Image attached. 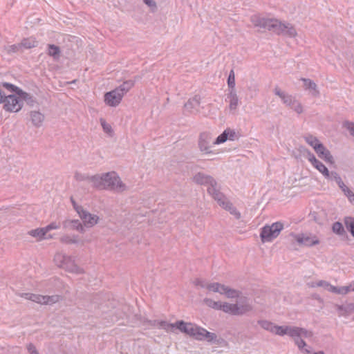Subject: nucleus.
Returning <instances> with one entry per match:
<instances>
[{"mask_svg": "<svg viewBox=\"0 0 354 354\" xmlns=\"http://www.w3.org/2000/svg\"><path fill=\"white\" fill-rule=\"evenodd\" d=\"M250 21L255 27L267 29L277 35L295 37L297 34L296 29L292 24L282 23L277 19L265 18L254 15L251 17Z\"/></svg>", "mask_w": 354, "mask_h": 354, "instance_id": "f257e3e1", "label": "nucleus"}, {"mask_svg": "<svg viewBox=\"0 0 354 354\" xmlns=\"http://www.w3.org/2000/svg\"><path fill=\"white\" fill-rule=\"evenodd\" d=\"M178 329L183 333L194 337L196 339L199 341L205 340L207 342L218 344H219L221 341H223L222 339H218L215 333L209 332L205 328L192 323L178 321Z\"/></svg>", "mask_w": 354, "mask_h": 354, "instance_id": "f03ea898", "label": "nucleus"}, {"mask_svg": "<svg viewBox=\"0 0 354 354\" xmlns=\"http://www.w3.org/2000/svg\"><path fill=\"white\" fill-rule=\"evenodd\" d=\"M54 261L58 267L69 272L75 274H82L84 272L83 269L77 266L75 262V259L71 256L57 253L55 255Z\"/></svg>", "mask_w": 354, "mask_h": 354, "instance_id": "7ed1b4c3", "label": "nucleus"}, {"mask_svg": "<svg viewBox=\"0 0 354 354\" xmlns=\"http://www.w3.org/2000/svg\"><path fill=\"white\" fill-rule=\"evenodd\" d=\"M103 186L104 189L115 191L122 192L127 189L125 184H124L118 175L114 172H107L103 174Z\"/></svg>", "mask_w": 354, "mask_h": 354, "instance_id": "20e7f679", "label": "nucleus"}, {"mask_svg": "<svg viewBox=\"0 0 354 354\" xmlns=\"http://www.w3.org/2000/svg\"><path fill=\"white\" fill-rule=\"evenodd\" d=\"M283 229V224L275 222L271 225H265L261 228L260 237L262 242H271L276 239Z\"/></svg>", "mask_w": 354, "mask_h": 354, "instance_id": "39448f33", "label": "nucleus"}, {"mask_svg": "<svg viewBox=\"0 0 354 354\" xmlns=\"http://www.w3.org/2000/svg\"><path fill=\"white\" fill-rule=\"evenodd\" d=\"M290 236L296 241L299 245L305 247H313L320 243L319 238L311 232H304L300 234L291 233Z\"/></svg>", "mask_w": 354, "mask_h": 354, "instance_id": "423d86ee", "label": "nucleus"}, {"mask_svg": "<svg viewBox=\"0 0 354 354\" xmlns=\"http://www.w3.org/2000/svg\"><path fill=\"white\" fill-rule=\"evenodd\" d=\"M3 109L9 112H18L23 106V101L15 95L11 94L6 96L3 99Z\"/></svg>", "mask_w": 354, "mask_h": 354, "instance_id": "0eeeda50", "label": "nucleus"}, {"mask_svg": "<svg viewBox=\"0 0 354 354\" xmlns=\"http://www.w3.org/2000/svg\"><path fill=\"white\" fill-rule=\"evenodd\" d=\"M77 214L86 227H91L97 223L99 217L97 215L89 213L80 205H77Z\"/></svg>", "mask_w": 354, "mask_h": 354, "instance_id": "6e6552de", "label": "nucleus"}, {"mask_svg": "<svg viewBox=\"0 0 354 354\" xmlns=\"http://www.w3.org/2000/svg\"><path fill=\"white\" fill-rule=\"evenodd\" d=\"M258 324L265 330L278 335L283 336L286 335L288 326H277L268 320H259Z\"/></svg>", "mask_w": 354, "mask_h": 354, "instance_id": "1a4fd4ad", "label": "nucleus"}, {"mask_svg": "<svg viewBox=\"0 0 354 354\" xmlns=\"http://www.w3.org/2000/svg\"><path fill=\"white\" fill-rule=\"evenodd\" d=\"M212 136L208 132H203L198 138V147L200 151L205 153H212L211 147L213 145Z\"/></svg>", "mask_w": 354, "mask_h": 354, "instance_id": "9d476101", "label": "nucleus"}, {"mask_svg": "<svg viewBox=\"0 0 354 354\" xmlns=\"http://www.w3.org/2000/svg\"><path fill=\"white\" fill-rule=\"evenodd\" d=\"M61 299L62 296L58 295L48 296L33 294L31 301L42 305H52L57 303Z\"/></svg>", "mask_w": 354, "mask_h": 354, "instance_id": "9b49d317", "label": "nucleus"}, {"mask_svg": "<svg viewBox=\"0 0 354 354\" xmlns=\"http://www.w3.org/2000/svg\"><path fill=\"white\" fill-rule=\"evenodd\" d=\"M207 192L212 196V198L217 202V203L222 207L229 200L227 197L220 191V187L216 183L212 187H207Z\"/></svg>", "mask_w": 354, "mask_h": 354, "instance_id": "f8f14e48", "label": "nucleus"}, {"mask_svg": "<svg viewBox=\"0 0 354 354\" xmlns=\"http://www.w3.org/2000/svg\"><path fill=\"white\" fill-rule=\"evenodd\" d=\"M123 96L115 88L104 95V102L110 106H117L121 102Z\"/></svg>", "mask_w": 354, "mask_h": 354, "instance_id": "ddd939ff", "label": "nucleus"}, {"mask_svg": "<svg viewBox=\"0 0 354 354\" xmlns=\"http://www.w3.org/2000/svg\"><path fill=\"white\" fill-rule=\"evenodd\" d=\"M193 180L198 185H206L207 187H212L217 183L212 176L203 172L196 173L193 177Z\"/></svg>", "mask_w": 354, "mask_h": 354, "instance_id": "4468645a", "label": "nucleus"}, {"mask_svg": "<svg viewBox=\"0 0 354 354\" xmlns=\"http://www.w3.org/2000/svg\"><path fill=\"white\" fill-rule=\"evenodd\" d=\"M286 330V335L290 337H297L308 338L313 336V332L308 330L304 328L288 326V328Z\"/></svg>", "mask_w": 354, "mask_h": 354, "instance_id": "2eb2a0df", "label": "nucleus"}, {"mask_svg": "<svg viewBox=\"0 0 354 354\" xmlns=\"http://www.w3.org/2000/svg\"><path fill=\"white\" fill-rule=\"evenodd\" d=\"M315 151L317 154L318 157L324 160L326 162L329 164H333L335 162L334 158L330 151L328 150L322 143L317 145Z\"/></svg>", "mask_w": 354, "mask_h": 354, "instance_id": "dca6fc26", "label": "nucleus"}, {"mask_svg": "<svg viewBox=\"0 0 354 354\" xmlns=\"http://www.w3.org/2000/svg\"><path fill=\"white\" fill-rule=\"evenodd\" d=\"M149 323L151 326L160 329H164L167 332H173L175 329H178V321L174 324H171L166 321H159L155 319L149 321Z\"/></svg>", "mask_w": 354, "mask_h": 354, "instance_id": "f3484780", "label": "nucleus"}, {"mask_svg": "<svg viewBox=\"0 0 354 354\" xmlns=\"http://www.w3.org/2000/svg\"><path fill=\"white\" fill-rule=\"evenodd\" d=\"M273 91L276 95L279 96L281 98L282 102L288 107H290L296 101V98L294 96L289 95L285 91H283L278 86H276L274 88Z\"/></svg>", "mask_w": 354, "mask_h": 354, "instance_id": "a211bd4d", "label": "nucleus"}, {"mask_svg": "<svg viewBox=\"0 0 354 354\" xmlns=\"http://www.w3.org/2000/svg\"><path fill=\"white\" fill-rule=\"evenodd\" d=\"M252 309V307L248 300H245L244 301H239V303L235 304L234 315H243L248 312L251 311Z\"/></svg>", "mask_w": 354, "mask_h": 354, "instance_id": "6ab92c4d", "label": "nucleus"}, {"mask_svg": "<svg viewBox=\"0 0 354 354\" xmlns=\"http://www.w3.org/2000/svg\"><path fill=\"white\" fill-rule=\"evenodd\" d=\"M227 98L229 101L230 110H236L239 106V97L236 94V90H230L227 95Z\"/></svg>", "mask_w": 354, "mask_h": 354, "instance_id": "aec40b11", "label": "nucleus"}, {"mask_svg": "<svg viewBox=\"0 0 354 354\" xmlns=\"http://www.w3.org/2000/svg\"><path fill=\"white\" fill-rule=\"evenodd\" d=\"M30 117L32 124L36 127H41L44 120V115L41 112L37 111H31Z\"/></svg>", "mask_w": 354, "mask_h": 354, "instance_id": "412c9836", "label": "nucleus"}, {"mask_svg": "<svg viewBox=\"0 0 354 354\" xmlns=\"http://www.w3.org/2000/svg\"><path fill=\"white\" fill-rule=\"evenodd\" d=\"M337 309L339 316L347 317L354 313V303H350L346 305H338Z\"/></svg>", "mask_w": 354, "mask_h": 354, "instance_id": "4be33fe9", "label": "nucleus"}, {"mask_svg": "<svg viewBox=\"0 0 354 354\" xmlns=\"http://www.w3.org/2000/svg\"><path fill=\"white\" fill-rule=\"evenodd\" d=\"M301 80L304 82L305 89L310 90L314 96L319 95L317 84L313 80L308 78H301Z\"/></svg>", "mask_w": 354, "mask_h": 354, "instance_id": "5701e85b", "label": "nucleus"}, {"mask_svg": "<svg viewBox=\"0 0 354 354\" xmlns=\"http://www.w3.org/2000/svg\"><path fill=\"white\" fill-rule=\"evenodd\" d=\"M28 234L37 239V240L41 241L44 239H51L53 236L51 235H49L48 236H46V234H47L44 227L41 228H37L35 230H30Z\"/></svg>", "mask_w": 354, "mask_h": 354, "instance_id": "b1692460", "label": "nucleus"}, {"mask_svg": "<svg viewBox=\"0 0 354 354\" xmlns=\"http://www.w3.org/2000/svg\"><path fill=\"white\" fill-rule=\"evenodd\" d=\"M46 53L55 60H58L61 55V50L59 47L55 44H48L47 46Z\"/></svg>", "mask_w": 354, "mask_h": 354, "instance_id": "393cba45", "label": "nucleus"}, {"mask_svg": "<svg viewBox=\"0 0 354 354\" xmlns=\"http://www.w3.org/2000/svg\"><path fill=\"white\" fill-rule=\"evenodd\" d=\"M200 104V97L198 95H195L192 99L189 100L187 103L185 104V109L188 111L192 113L193 109H197Z\"/></svg>", "mask_w": 354, "mask_h": 354, "instance_id": "a878e982", "label": "nucleus"}, {"mask_svg": "<svg viewBox=\"0 0 354 354\" xmlns=\"http://www.w3.org/2000/svg\"><path fill=\"white\" fill-rule=\"evenodd\" d=\"M90 182L92 183L93 187L97 189H104L103 186V174L91 176Z\"/></svg>", "mask_w": 354, "mask_h": 354, "instance_id": "bb28decb", "label": "nucleus"}, {"mask_svg": "<svg viewBox=\"0 0 354 354\" xmlns=\"http://www.w3.org/2000/svg\"><path fill=\"white\" fill-rule=\"evenodd\" d=\"M64 227H70L73 230H76L81 233L84 232V227L79 220H71L69 221L65 222Z\"/></svg>", "mask_w": 354, "mask_h": 354, "instance_id": "cd10ccee", "label": "nucleus"}, {"mask_svg": "<svg viewBox=\"0 0 354 354\" xmlns=\"http://www.w3.org/2000/svg\"><path fill=\"white\" fill-rule=\"evenodd\" d=\"M135 81L129 80L123 82L122 84L116 88L122 96L124 95L133 86Z\"/></svg>", "mask_w": 354, "mask_h": 354, "instance_id": "c85d7f7f", "label": "nucleus"}, {"mask_svg": "<svg viewBox=\"0 0 354 354\" xmlns=\"http://www.w3.org/2000/svg\"><path fill=\"white\" fill-rule=\"evenodd\" d=\"M221 207L228 211L232 215L234 216L236 219H239L241 218V213L230 201L225 203Z\"/></svg>", "mask_w": 354, "mask_h": 354, "instance_id": "c756f323", "label": "nucleus"}, {"mask_svg": "<svg viewBox=\"0 0 354 354\" xmlns=\"http://www.w3.org/2000/svg\"><path fill=\"white\" fill-rule=\"evenodd\" d=\"M313 166L316 168L326 178H330V172L327 167L319 160H317L316 163H314Z\"/></svg>", "mask_w": 354, "mask_h": 354, "instance_id": "7c9ffc66", "label": "nucleus"}, {"mask_svg": "<svg viewBox=\"0 0 354 354\" xmlns=\"http://www.w3.org/2000/svg\"><path fill=\"white\" fill-rule=\"evenodd\" d=\"M19 96L21 100L26 101L30 106H33L35 103H36V100L33 96L25 91H23L22 90L21 92L19 93Z\"/></svg>", "mask_w": 354, "mask_h": 354, "instance_id": "2f4dec72", "label": "nucleus"}, {"mask_svg": "<svg viewBox=\"0 0 354 354\" xmlns=\"http://www.w3.org/2000/svg\"><path fill=\"white\" fill-rule=\"evenodd\" d=\"M223 288V290H222L221 295H225L228 298H235L239 297V291L225 285Z\"/></svg>", "mask_w": 354, "mask_h": 354, "instance_id": "473e14b6", "label": "nucleus"}, {"mask_svg": "<svg viewBox=\"0 0 354 354\" xmlns=\"http://www.w3.org/2000/svg\"><path fill=\"white\" fill-rule=\"evenodd\" d=\"M304 138L305 141L314 149V150H315V147H317V145L322 144L316 137L310 134L305 136Z\"/></svg>", "mask_w": 354, "mask_h": 354, "instance_id": "72a5a7b5", "label": "nucleus"}, {"mask_svg": "<svg viewBox=\"0 0 354 354\" xmlns=\"http://www.w3.org/2000/svg\"><path fill=\"white\" fill-rule=\"evenodd\" d=\"M332 230L334 233L339 236H344L346 234V231L340 222H335L332 226Z\"/></svg>", "mask_w": 354, "mask_h": 354, "instance_id": "f704fd0d", "label": "nucleus"}, {"mask_svg": "<svg viewBox=\"0 0 354 354\" xmlns=\"http://www.w3.org/2000/svg\"><path fill=\"white\" fill-rule=\"evenodd\" d=\"M223 286L219 283H208L207 285V289L209 291H212L214 292H218L220 294L222 293V290H223Z\"/></svg>", "mask_w": 354, "mask_h": 354, "instance_id": "c9c22d12", "label": "nucleus"}, {"mask_svg": "<svg viewBox=\"0 0 354 354\" xmlns=\"http://www.w3.org/2000/svg\"><path fill=\"white\" fill-rule=\"evenodd\" d=\"M60 241L63 243L66 244H72V243H78V237L77 236L73 235H64L60 238Z\"/></svg>", "mask_w": 354, "mask_h": 354, "instance_id": "e433bc0d", "label": "nucleus"}, {"mask_svg": "<svg viewBox=\"0 0 354 354\" xmlns=\"http://www.w3.org/2000/svg\"><path fill=\"white\" fill-rule=\"evenodd\" d=\"M344 224L346 229L350 232L351 235L354 237V218L346 217L344 219Z\"/></svg>", "mask_w": 354, "mask_h": 354, "instance_id": "4c0bfd02", "label": "nucleus"}, {"mask_svg": "<svg viewBox=\"0 0 354 354\" xmlns=\"http://www.w3.org/2000/svg\"><path fill=\"white\" fill-rule=\"evenodd\" d=\"M221 308L220 310H222L225 313H230L231 315H234L235 304H229V303H223V304L221 303Z\"/></svg>", "mask_w": 354, "mask_h": 354, "instance_id": "58836bf2", "label": "nucleus"}, {"mask_svg": "<svg viewBox=\"0 0 354 354\" xmlns=\"http://www.w3.org/2000/svg\"><path fill=\"white\" fill-rule=\"evenodd\" d=\"M203 302L207 306H209L212 308L216 309V310H219L221 308V302L215 301L212 299L205 298V299H204Z\"/></svg>", "mask_w": 354, "mask_h": 354, "instance_id": "ea45409f", "label": "nucleus"}, {"mask_svg": "<svg viewBox=\"0 0 354 354\" xmlns=\"http://www.w3.org/2000/svg\"><path fill=\"white\" fill-rule=\"evenodd\" d=\"M21 47L26 49L34 48L37 46V41L31 39H24L21 42Z\"/></svg>", "mask_w": 354, "mask_h": 354, "instance_id": "a19ab883", "label": "nucleus"}, {"mask_svg": "<svg viewBox=\"0 0 354 354\" xmlns=\"http://www.w3.org/2000/svg\"><path fill=\"white\" fill-rule=\"evenodd\" d=\"M227 85L230 90H235V75L234 70H231L227 78Z\"/></svg>", "mask_w": 354, "mask_h": 354, "instance_id": "79ce46f5", "label": "nucleus"}, {"mask_svg": "<svg viewBox=\"0 0 354 354\" xmlns=\"http://www.w3.org/2000/svg\"><path fill=\"white\" fill-rule=\"evenodd\" d=\"M91 176H89L87 174H82L78 171H76L74 175V178L77 181H88L90 182V178Z\"/></svg>", "mask_w": 354, "mask_h": 354, "instance_id": "37998d69", "label": "nucleus"}, {"mask_svg": "<svg viewBox=\"0 0 354 354\" xmlns=\"http://www.w3.org/2000/svg\"><path fill=\"white\" fill-rule=\"evenodd\" d=\"M227 132L228 131L225 130L216 138L215 140H214L213 145H220L225 142L227 140Z\"/></svg>", "mask_w": 354, "mask_h": 354, "instance_id": "c03bdc74", "label": "nucleus"}, {"mask_svg": "<svg viewBox=\"0 0 354 354\" xmlns=\"http://www.w3.org/2000/svg\"><path fill=\"white\" fill-rule=\"evenodd\" d=\"M3 87L10 90V91L15 92L18 95H19V93L21 92V88H19V87H17L12 84L5 82L3 84Z\"/></svg>", "mask_w": 354, "mask_h": 354, "instance_id": "a18cd8bd", "label": "nucleus"}, {"mask_svg": "<svg viewBox=\"0 0 354 354\" xmlns=\"http://www.w3.org/2000/svg\"><path fill=\"white\" fill-rule=\"evenodd\" d=\"M338 289H339L338 295H346L350 291H352V289H353L352 282L351 283H349V285H348V286L339 287Z\"/></svg>", "mask_w": 354, "mask_h": 354, "instance_id": "49530a36", "label": "nucleus"}, {"mask_svg": "<svg viewBox=\"0 0 354 354\" xmlns=\"http://www.w3.org/2000/svg\"><path fill=\"white\" fill-rule=\"evenodd\" d=\"M304 156L308 159V160L311 163L312 165L314 163H316L317 159L316 158L315 155L308 149L304 151Z\"/></svg>", "mask_w": 354, "mask_h": 354, "instance_id": "de8ad7c7", "label": "nucleus"}, {"mask_svg": "<svg viewBox=\"0 0 354 354\" xmlns=\"http://www.w3.org/2000/svg\"><path fill=\"white\" fill-rule=\"evenodd\" d=\"M328 282L326 281H324V280H320V281H318L317 282H312L310 283V287H323L324 289L326 290L328 286Z\"/></svg>", "mask_w": 354, "mask_h": 354, "instance_id": "09e8293b", "label": "nucleus"}, {"mask_svg": "<svg viewBox=\"0 0 354 354\" xmlns=\"http://www.w3.org/2000/svg\"><path fill=\"white\" fill-rule=\"evenodd\" d=\"M290 108L293 109L298 114H300L303 112V106L297 100Z\"/></svg>", "mask_w": 354, "mask_h": 354, "instance_id": "8fccbe9b", "label": "nucleus"}, {"mask_svg": "<svg viewBox=\"0 0 354 354\" xmlns=\"http://www.w3.org/2000/svg\"><path fill=\"white\" fill-rule=\"evenodd\" d=\"M100 123L104 132L109 134L112 133L113 130L111 125L106 123L104 119H100Z\"/></svg>", "mask_w": 354, "mask_h": 354, "instance_id": "3c124183", "label": "nucleus"}, {"mask_svg": "<svg viewBox=\"0 0 354 354\" xmlns=\"http://www.w3.org/2000/svg\"><path fill=\"white\" fill-rule=\"evenodd\" d=\"M294 339L295 344L298 346V348L300 350H302L305 346H306V344L304 339H301V337H292Z\"/></svg>", "mask_w": 354, "mask_h": 354, "instance_id": "603ef678", "label": "nucleus"}, {"mask_svg": "<svg viewBox=\"0 0 354 354\" xmlns=\"http://www.w3.org/2000/svg\"><path fill=\"white\" fill-rule=\"evenodd\" d=\"M59 227H60L59 223H57L56 222H52L50 224H48V225H46V227H44V229L47 233L48 232H49L50 230H57Z\"/></svg>", "mask_w": 354, "mask_h": 354, "instance_id": "864d4df0", "label": "nucleus"}, {"mask_svg": "<svg viewBox=\"0 0 354 354\" xmlns=\"http://www.w3.org/2000/svg\"><path fill=\"white\" fill-rule=\"evenodd\" d=\"M330 180H334L338 185L342 180L340 176L336 171L330 172Z\"/></svg>", "mask_w": 354, "mask_h": 354, "instance_id": "5fc2aeb1", "label": "nucleus"}, {"mask_svg": "<svg viewBox=\"0 0 354 354\" xmlns=\"http://www.w3.org/2000/svg\"><path fill=\"white\" fill-rule=\"evenodd\" d=\"M344 127H346L350 133L354 136V122L346 121L344 123Z\"/></svg>", "mask_w": 354, "mask_h": 354, "instance_id": "6e6d98bb", "label": "nucleus"}, {"mask_svg": "<svg viewBox=\"0 0 354 354\" xmlns=\"http://www.w3.org/2000/svg\"><path fill=\"white\" fill-rule=\"evenodd\" d=\"M344 195L347 197L348 200L352 203L354 204V193L350 189H346L345 192H344Z\"/></svg>", "mask_w": 354, "mask_h": 354, "instance_id": "4d7b16f0", "label": "nucleus"}, {"mask_svg": "<svg viewBox=\"0 0 354 354\" xmlns=\"http://www.w3.org/2000/svg\"><path fill=\"white\" fill-rule=\"evenodd\" d=\"M21 48V43L18 44H13L8 47V53H16Z\"/></svg>", "mask_w": 354, "mask_h": 354, "instance_id": "13d9d810", "label": "nucleus"}, {"mask_svg": "<svg viewBox=\"0 0 354 354\" xmlns=\"http://www.w3.org/2000/svg\"><path fill=\"white\" fill-rule=\"evenodd\" d=\"M27 350L30 354H39L35 345L32 343L27 345Z\"/></svg>", "mask_w": 354, "mask_h": 354, "instance_id": "bf43d9fd", "label": "nucleus"}, {"mask_svg": "<svg viewBox=\"0 0 354 354\" xmlns=\"http://www.w3.org/2000/svg\"><path fill=\"white\" fill-rule=\"evenodd\" d=\"M338 288L337 286H335L331 285L330 283H328V286L326 288V290L330 292L335 293L338 295Z\"/></svg>", "mask_w": 354, "mask_h": 354, "instance_id": "052dcab7", "label": "nucleus"}, {"mask_svg": "<svg viewBox=\"0 0 354 354\" xmlns=\"http://www.w3.org/2000/svg\"><path fill=\"white\" fill-rule=\"evenodd\" d=\"M225 131H228L227 139H229L230 140H234L236 136V132L230 129H226Z\"/></svg>", "mask_w": 354, "mask_h": 354, "instance_id": "680f3d73", "label": "nucleus"}, {"mask_svg": "<svg viewBox=\"0 0 354 354\" xmlns=\"http://www.w3.org/2000/svg\"><path fill=\"white\" fill-rule=\"evenodd\" d=\"M194 284L196 286H201V288H207V285L208 283H205L204 281L200 279H196L195 281H194Z\"/></svg>", "mask_w": 354, "mask_h": 354, "instance_id": "e2e57ef3", "label": "nucleus"}, {"mask_svg": "<svg viewBox=\"0 0 354 354\" xmlns=\"http://www.w3.org/2000/svg\"><path fill=\"white\" fill-rule=\"evenodd\" d=\"M21 297H24L28 300H30L32 299V296L33 295V293H30V292H22V293H19L18 294Z\"/></svg>", "mask_w": 354, "mask_h": 354, "instance_id": "0e129e2a", "label": "nucleus"}, {"mask_svg": "<svg viewBox=\"0 0 354 354\" xmlns=\"http://www.w3.org/2000/svg\"><path fill=\"white\" fill-rule=\"evenodd\" d=\"M143 2L149 7H156V3L153 0H143Z\"/></svg>", "mask_w": 354, "mask_h": 354, "instance_id": "69168bd1", "label": "nucleus"}, {"mask_svg": "<svg viewBox=\"0 0 354 354\" xmlns=\"http://www.w3.org/2000/svg\"><path fill=\"white\" fill-rule=\"evenodd\" d=\"M338 186L341 189V190L342 191V192H345L346 189H348L349 188L344 183V182L342 180L339 184H338Z\"/></svg>", "mask_w": 354, "mask_h": 354, "instance_id": "338daca9", "label": "nucleus"}, {"mask_svg": "<svg viewBox=\"0 0 354 354\" xmlns=\"http://www.w3.org/2000/svg\"><path fill=\"white\" fill-rule=\"evenodd\" d=\"M71 203L73 204V206L74 209L77 212V205H78L76 203V202L73 200V198H71Z\"/></svg>", "mask_w": 354, "mask_h": 354, "instance_id": "774afa93", "label": "nucleus"}]
</instances>
